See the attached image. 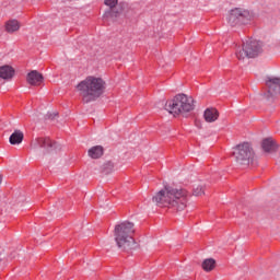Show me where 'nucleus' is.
<instances>
[{
    "instance_id": "f257e3e1",
    "label": "nucleus",
    "mask_w": 280,
    "mask_h": 280,
    "mask_svg": "<svg viewBox=\"0 0 280 280\" xmlns=\"http://www.w3.org/2000/svg\"><path fill=\"white\" fill-rule=\"evenodd\" d=\"M189 192L183 188L166 186L152 197V202L158 207H167L176 211H185Z\"/></svg>"
},
{
    "instance_id": "f03ea898",
    "label": "nucleus",
    "mask_w": 280,
    "mask_h": 280,
    "mask_svg": "<svg viewBox=\"0 0 280 280\" xmlns=\"http://www.w3.org/2000/svg\"><path fill=\"white\" fill-rule=\"evenodd\" d=\"M77 89L85 104L95 102L98 97L104 95L106 91V81L100 77L90 75L81 81Z\"/></svg>"
},
{
    "instance_id": "7ed1b4c3",
    "label": "nucleus",
    "mask_w": 280,
    "mask_h": 280,
    "mask_svg": "<svg viewBox=\"0 0 280 280\" xmlns=\"http://www.w3.org/2000/svg\"><path fill=\"white\" fill-rule=\"evenodd\" d=\"M135 223L125 221L114 229V240L118 248H130L135 244Z\"/></svg>"
},
{
    "instance_id": "20e7f679",
    "label": "nucleus",
    "mask_w": 280,
    "mask_h": 280,
    "mask_svg": "<svg viewBox=\"0 0 280 280\" xmlns=\"http://www.w3.org/2000/svg\"><path fill=\"white\" fill-rule=\"evenodd\" d=\"M165 110L171 115H185L194 110V98L185 94H178L173 100L166 102Z\"/></svg>"
},
{
    "instance_id": "39448f33",
    "label": "nucleus",
    "mask_w": 280,
    "mask_h": 280,
    "mask_svg": "<svg viewBox=\"0 0 280 280\" xmlns=\"http://www.w3.org/2000/svg\"><path fill=\"white\" fill-rule=\"evenodd\" d=\"M264 51V44L257 39H248L243 43L242 47L236 50V58L238 60H246V58H257Z\"/></svg>"
},
{
    "instance_id": "423d86ee",
    "label": "nucleus",
    "mask_w": 280,
    "mask_h": 280,
    "mask_svg": "<svg viewBox=\"0 0 280 280\" xmlns=\"http://www.w3.org/2000/svg\"><path fill=\"white\" fill-rule=\"evenodd\" d=\"M233 156L238 165H248L253 159V149L248 142L236 145L233 149Z\"/></svg>"
},
{
    "instance_id": "0eeeda50",
    "label": "nucleus",
    "mask_w": 280,
    "mask_h": 280,
    "mask_svg": "<svg viewBox=\"0 0 280 280\" xmlns=\"http://www.w3.org/2000/svg\"><path fill=\"white\" fill-rule=\"evenodd\" d=\"M253 19V14L248 10L244 9H234L228 15V23L235 27V25H240V23H248Z\"/></svg>"
},
{
    "instance_id": "6e6552de",
    "label": "nucleus",
    "mask_w": 280,
    "mask_h": 280,
    "mask_svg": "<svg viewBox=\"0 0 280 280\" xmlns=\"http://www.w3.org/2000/svg\"><path fill=\"white\" fill-rule=\"evenodd\" d=\"M266 86L268 88V92L265 93V98L270 101V97L280 93V78H268Z\"/></svg>"
},
{
    "instance_id": "1a4fd4ad",
    "label": "nucleus",
    "mask_w": 280,
    "mask_h": 280,
    "mask_svg": "<svg viewBox=\"0 0 280 280\" xmlns=\"http://www.w3.org/2000/svg\"><path fill=\"white\" fill-rule=\"evenodd\" d=\"M43 75L36 70H32L26 75V82L27 84H31V86H40V84H43Z\"/></svg>"
},
{
    "instance_id": "9d476101",
    "label": "nucleus",
    "mask_w": 280,
    "mask_h": 280,
    "mask_svg": "<svg viewBox=\"0 0 280 280\" xmlns=\"http://www.w3.org/2000/svg\"><path fill=\"white\" fill-rule=\"evenodd\" d=\"M219 117L220 112L213 107L207 108L203 113V119L207 121V124H213L214 121H218Z\"/></svg>"
},
{
    "instance_id": "9b49d317",
    "label": "nucleus",
    "mask_w": 280,
    "mask_h": 280,
    "mask_svg": "<svg viewBox=\"0 0 280 280\" xmlns=\"http://www.w3.org/2000/svg\"><path fill=\"white\" fill-rule=\"evenodd\" d=\"M0 78L2 80H12L14 78V68L11 66L0 67Z\"/></svg>"
},
{
    "instance_id": "f8f14e48",
    "label": "nucleus",
    "mask_w": 280,
    "mask_h": 280,
    "mask_svg": "<svg viewBox=\"0 0 280 280\" xmlns=\"http://www.w3.org/2000/svg\"><path fill=\"white\" fill-rule=\"evenodd\" d=\"M24 135L23 131L21 130H15L9 138V142L11 143V145H19L21 143H23V139H24Z\"/></svg>"
},
{
    "instance_id": "ddd939ff",
    "label": "nucleus",
    "mask_w": 280,
    "mask_h": 280,
    "mask_svg": "<svg viewBox=\"0 0 280 280\" xmlns=\"http://www.w3.org/2000/svg\"><path fill=\"white\" fill-rule=\"evenodd\" d=\"M21 30V23L16 20H10L5 23V31L9 34H14V32H19Z\"/></svg>"
},
{
    "instance_id": "4468645a",
    "label": "nucleus",
    "mask_w": 280,
    "mask_h": 280,
    "mask_svg": "<svg viewBox=\"0 0 280 280\" xmlns=\"http://www.w3.org/2000/svg\"><path fill=\"white\" fill-rule=\"evenodd\" d=\"M33 148H45L46 150L48 148H52L51 140L49 138H39L36 139L35 142H33Z\"/></svg>"
},
{
    "instance_id": "2eb2a0df",
    "label": "nucleus",
    "mask_w": 280,
    "mask_h": 280,
    "mask_svg": "<svg viewBox=\"0 0 280 280\" xmlns=\"http://www.w3.org/2000/svg\"><path fill=\"white\" fill-rule=\"evenodd\" d=\"M261 148L264 152H275L277 150V144H275V141L270 138H267L262 140Z\"/></svg>"
},
{
    "instance_id": "dca6fc26",
    "label": "nucleus",
    "mask_w": 280,
    "mask_h": 280,
    "mask_svg": "<svg viewBox=\"0 0 280 280\" xmlns=\"http://www.w3.org/2000/svg\"><path fill=\"white\" fill-rule=\"evenodd\" d=\"M88 154L91 159H100V156H103L104 154V148L102 145L92 147Z\"/></svg>"
},
{
    "instance_id": "f3484780",
    "label": "nucleus",
    "mask_w": 280,
    "mask_h": 280,
    "mask_svg": "<svg viewBox=\"0 0 280 280\" xmlns=\"http://www.w3.org/2000/svg\"><path fill=\"white\" fill-rule=\"evenodd\" d=\"M117 3H119V0H104V4L109 8L113 16H119V11H115Z\"/></svg>"
},
{
    "instance_id": "a211bd4d",
    "label": "nucleus",
    "mask_w": 280,
    "mask_h": 280,
    "mask_svg": "<svg viewBox=\"0 0 280 280\" xmlns=\"http://www.w3.org/2000/svg\"><path fill=\"white\" fill-rule=\"evenodd\" d=\"M202 268L205 272H211L215 268V259L213 258H207L202 261Z\"/></svg>"
},
{
    "instance_id": "6ab92c4d",
    "label": "nucleus",
    "mask_w": 280,
    "mask_h": 280,
    "mask_svg": "<svg viewBox=\"0 0 280 280\" xmlns=\"http://www.w3.org/2000/svg\"><path fill=\"white\" fill-rule=\"evenodd\" d=\"M194 196H203L205 195V184H195L192 188Z\"/></svg>"
},
{
    "instance_id": "aec40b11",
    "label": "nucleus",
    "mask_w": 280,
    "mask_h": 280,
    "mask_svg": "<svg viewBox=\"0 0 280 280\" xmlns=\"http://www.w3.org/2000/svg\"><path fill=\"white\" fill-rule=\"evenodd\" d=\"M103 172L104 174H110L112 172H115V164L113 162H106L103 165Z\"/></svg>"
},
{
    "instance_id": "412c9836",
    "label": "nucleus",
    "mask_w": 280,
    "mask_h": 280,
    "mask_svg": "<svg viewBox=\"0 0 280 280\" xmlns=\"http://www.w3.org/2000/svg\"><path fill=\"white\" fill-rule=\"evenodd\" d=\"M0 261H5V255L0 254Z\"/></svg>"
},
{
    "instance_id": "4be33fe9",
    "label": "nucleus",
    "mask_w": 280,
    "mask_h": 280,
    "mask_svg": "<svg viewBox=\"0 0 280 280\" xmlns=\"http://www.w3.org/2000/svg\"><path fill=\"white\" fill-rule=\"evenodd\" d=\"M56 113H54V114H50L49 116H48V119H54V117H56Z\"/></svg>"
},
{
    "instance_id": "5701e85b",
    "label": "nucleus",
    "mask_w": 280,
    "mask_h": 280,
    "mask_svg": "<svg viewBox=\"0 0 280 280\" xmlns=\"http://www.w3.org/2000/svg\"><path fill=\"white\" fill-rule=\"evenodd\" d=\"M2 180H3V176L0 175V185H1Z\"/></svg>"
}]
</instances>
